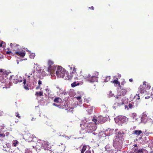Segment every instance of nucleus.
I'll return each instance as SVG.
<instances>
[{"instance_id": "obj_1", "label": "nucleus", "mask_w": 153, "mask_h": 153, "mask_svg": "<svg viewBox=\"0 0 153 153\" xmlns=\"http://www.w3.org/2000/svg\"><path fill=\"white\" fill-rule=\"evenodd\" d=\"M98 72L96 71L95 75L91 76L90 74L88 73H86L83 75V77L91 82H93L96 81L98 75Z\"/></svg>"}, {"instance_id": "obj_2", "label": "nucleus", "mask_w": 153, "mask_h": 153, "mask_svg": "<svg viewBox=\"0 0 153 153\" xmlns=\"http://www.w3.org/2000/svg\"><path fill=\"white\" fill-rule=\"evenodd\" d=\"M65 70L64 68L61 66H59L56 73L57 77L64 78L65 74Z\"/></svg>"}, {"instance_id": "obj_3", "label": "nucleus", "mask_w": 153, "mask_h": 153, "mask_svg": "<svg viewBox=\"0 0 153 153\" xmlns=\"http://www.w3.org/2000/svg\"><path fill=\"white\" fill-rule=\"evenodd\" d=\"M121 97L120 96H117L116 98L115 99L116 103L115 105L116 104L118 106H120L124 104V97Z\"/></svg>"}, {"instance_id": "obj_4", "label": "nucleus", "mask_w": 153, "mask_h": 153, "mask_svg": "<svg viewBox=\"0 0 153 153\" xmlns=\"http://www.w3.org/2000/svg\"><path fill=\"white\" fill-rule=\"evenodd\" d=\"M54 62L51 60H49L48 61V71L50 73H53L54 71L53 69V65L54 64Z\"/></svg>"}, {"instance_id": "obj_5", "label": "nucleus", "mask_w": 153, "mask_h": 153, "mask_svg": "<svg viewBox=\"0 0 153 153\" xmlns=\"http://www.w3.org/2000/svg\"><path fill=\"white\" fill-rule=\"evenodd\" d=\"M94 126V124L92 123H88L86 124V126L85 127V130H86L88 132H91L93 129V127Z\"/></svg>"}, {"instance_id": "obj_6", "label": "nucleus", "mask_w": 153, "mask_h": 153, "mask_svg": "<svg viewBox=\"0 0 153 153\" xmlns=\"http://www.w3.org/2000/svg\"><path fill=\"white\" fill-rule=\"evenodd\" d=\"M104 118L103 117H98L97 119H94L92 120L96 125L98 124L99 123L102 124L105 122L103 120Z\"/></svg>"}, {"instance_id": "obj_7", "label": "nucleus", "mask_w": 153, "mask_h": 153, "mask_svg": "<svg viewBox=\"0 0 153 153\" xmlns=\"http://www.w3.org/2000/svg\"><path fill=\"white\" fill-rule=\"evenodd\" d=\"M138 106V103L136 101L134 102H129L128 105V108L130 109L136 108Z\"/></svg>"}, {"instance_id": "obj_8", "label": "nucleus", "mask_w": 153, "mask_h": 153, "mask_svg": "<svg viewBox=\"0 0 153 153\" xmlns=\"http://www.w3.org/2000/svg\"><path fill=\"white\" fill-rule=\"evenodd\" d=\"M65 110L68 111V112H70L72 111V110L74 108V105L72 104H69L67 105L66 104L65 105Z\"/></svg>"}, {"instance_id": "obj_9", "label": "nucleus", "mask_w": 153, "mask_h": 153, "mask_svg": "<svg viewBox=\"0 0 153 153\" xmlns=\"http://www.w3.org/2000/svg\"><path fill=\"white\" fill-rule=\"evenodd\" d=\"M7 81L6 79H4L3 76L0 77V82L2 84L1 85L2 86H6L7 84Z\"/></svg>"}, {"instance_id": "obj_10", "label": "nucleus", "mask_w": 153, "mask_h": 153, "mask_svg": "<svg viewBox=\"0 0 153 153\" xmlns=\"http://www.w3.org/2000/svg\"><path fill=\"white\" fill-rule=\"evenodd\" d=\"M118 119L122 123H125L128 120V118L123 116H120L118 117Z\"/></svg>"}, {"instance_id": "obj_11", "label": "nucleus", "mask_w": 153, "mask_h": 153, "mask_svg": "<svg viewBox=\"0 0 153 153\" xmlns=\"http://www.w3.org/2000/svg\"><path fill=\"white\" fill-rule=\"evenodd\" d=\"M14 53L18 56L22 57H24L25 55V51L19 52L16 51Z\"/></svg>"}, {"instance_id": "obj_12", "label": "nucleus", "mask_w": 153, "mask_h": 153, "mask_svg": "<svg viewBox=\"0 0 153 153\" xmlns=\"http://www.w3.org/2000/svg\"><path fill=\"white\" fill-rule=\"evenodd\" d=\"M120 88H121L120 87ZM121 90L120 91V92H119V96H121V95H126V93L127 92V90L126 89L124 88H122L121 89L120 88Z\"/></svg>"}, {"instance_id": "obj_13", "label": "nucleus", "mask_w": 153, "mask_h": 153, "mask_svg": "<svg viewBox=\"0 0 153 153\" xmlns=\"http://www.w3.org/2000/svg\"><path fill=\"white\" fill-rule=\"evenodd\" d=\"M71 77L70 79L68 78L69 79H71L72 78L74 79L76 78L77 79H78V78L80 76V74H78L77 72H76V73H75L74 74H71Z\"/></svg>"}, {"instance_id": "obj_14", "label": "nucleus", "mask_w": 153, "mask_h": 153, "mask_svg": "<svg viewBox=\"0 0 153 153\" xmlns=\"http://www.w3.org/2000/svg\"><path fill=\"white\" fill-rule=\"evenodd\" d=\"M143 87L146 88V89L149 90L151 88V85H150L146 81H144L143 82Z\"/></svg>"}, {"instance_id": "obj_15", "label": "nucleus", "mask_w": 153, "mask_h": 153, "mask_svg": "<svg viewBox=\"0 0 153 153\" xmlns=\"http://www.w3.org/2000/svg\"><path fill=\"white\" fill-rule=\"evenodd\" d=\"M53 105L56 106L58 107L60 109H65V108L66 104H64V105H61V104L58 105L57 104L53 103Z\"/></svg>"}, {"instance_id": "obj_16", "label": "nucleus", "mask_w": 153, "mask_h": 153, "mask_svg": "<svg viewBox=\"0 0 153 153\" xmlns=\"http://www.w3.org/2000/svg\"><path fill=\"white\" fill-rule=\"evenodd\" d=\"M111 82H112L113 83H114V85L115 86H117V85H119V86L120 87V82H119L118 81V79L117 78L116 80H114L112 81Z\"/></svg>"}, {"instance_id": "obj_17", "label": "nucleus", "mask_w": 153, "mask_h": 153, "mask_svg": "<svg viewBox=\"0 0 153 153\" xmlns=\"http://www.w3.org/2000/svg\"><path fill=\"white\" fill-rule=\"evenodd\" d=\"M142 133L141 130H136L133 131V134L138 136Z\"/></svg>"}, {"instance_id": "obj_18", "label": "nucleus", "mask_w": 153, "mask_h": 153, "mask_svg": "<svg viewBox=\"0 0 153 153\" xmlns=\"http://www.w3.org/2000/svg\"><path fill=\"white\" fill-rule=\"evenodd\" d=\"M19 142L16 140H13L12 143V146L14 147H16L19 144Z\"/></svg>"}, {"instance_id": "obj_19", "label": "nucleus", "mask_w": 153, "mask_h": 153, "mask_svg": "<svg viewBox=\"0 0 153 153\" xmlns=\"http://www.w3.org/2000/svg\"><path fill=\"white\" fill-rule=\"evenodd\" d=\"M62 100L59 97H56L54 100L53 101L56 103H58L60 102Z\"/></svg>"}, {"instance_id": "obj_20", "label": "nucleus", "mask_w": 153, "mask_h": 153, "mask_svg": "<svg viewBox=\"0 0 153 153\" xmlns=\"http://www.w3.org/2000/svg\"><path fill=\"white\" fill-rule=\"evenodd\" d=\"M134 152L136 153H141L143 152V149H135Z\"/></svg>"}, {"instance_id": "obj_21", "label": "nucleus", "mask_w": 153, "mask_h": 153, "mask_svg": "<svg viewBox=\"0 0 153 153\" xmlns=\"http://www.w3.org/2000/svg\"><path fill=\"white\" fill-rule=\"evenodd\" d=\"M43 93L42 91H40L39 92H36L35 95L36 96H39L40 97L43 96Z\"/></svg>"}, {"instance_id": "obj_22", "label": "nucleus", "mask_w": 153, "mask_h": 153, "mask_svg": "<svg viewBox=\"0 0 153 153\" xmlns=\"http://www.w3.org/2000/svg\"><path fill=\"white\" fill-rule=\"evenodd\" d=\"M79 84L78 83H77L76 82H74L73 83L71 84V86L72 87H75L79 85Z\"/></svg>"}, {"instance_id": "obj_23", "label": "nucleus", "mask_w": 153, "mask_h": 153, "mask_svg": "<svg viewBox=\"0 0 153 153\" xmlns=\"http://www.w3.org/2000/svg\"><path fill=\"white\" fill-rule=\"evenodd\" d=\"M77 100L79 101V104H81L82 102V100H81V96H79L78 97H76Z\"/></svg>"}, {"instance_id": "obj_24", "label": "nucleus", "mask_w": 153, "mask_h": 153, "mask_svg": "<svg viewBox=\"0 0 153 153\" xmlns=\"http://www.w3.org/2000/svg\"><path fill=\"white\" fill-rule=\"evenodd\" d=\"M134 99H135L136 100H139L140 99V94H136L134 96Z\"/></svg>"}, {"instance_id": "obj_25", "label": "nucleus", "mask_w": 153, "mask_h": 153, "mask_svg": "<svg viewBox=\"0 0 153 153\" xmlns=\"http://www.w3.org/2000/svg\"><path fill=\"white\" fill-rule=\"evenodd\" d=\"M86 149L87 146L85 145L83 146L81 150V153H84Z\"/></svg>"}, {"instance_id": "obj_26", "label": "nucleus", "mask_w": 153, "mask_h": 153, "mask_svg": "<svg viewBox=\"0 0 153 153\" xmlns=\"http://www.w3.org/2000/svg\"><path fill=\"white\" fill-rule=\"evenodd\" d=\"M153 95L151 93H149V94L147 96H146L145 98V99H149L150 98H152V97Z\"/></svg>"}, {"instance_id": "obj_27", "label": "nucleus", "mask_w": 153, "mask_h": 153, "mask_svg": "<svg viewBox=\"0 0 153 153\" xmlns=\"http://www.w3.org/2000/svg\"><path fill=\"white\" fill-rule=\"evenodd\" d=\"M15 45L14 44H13L12 43H11L10 45V46L12 50L13 51H15L16 50V49L15 48Z\"/></svg>"}, {"instance_id": "obj_28", "label": "nucleus", "mask_w": 153, "mask_h": 153, "mask_svg": "<svg viewBox=\"0 0 153 153\" xmlns=\"http://www.w3.org/2000/svg\"><path fill=\"white\" fill-rule=\"evenodd\" d=\"M25 139L26 140L28 141V142H30V141H32V137L30 136H29L28 138H27V136H25Z\"/></svg>"}, {"instance_id": "obj_29", "label": "nucleus", "mask_w": 153, "mask_h": 153, "mask_svg": "<svg viewBox=\"0 0 153 153\" xmlns=\"http://www.w3.org/2000/svg\"><path fill=\"white\" fill-rule=\"evenodd\" d=\"M35 54L34 53H31L29 55V57L30 59H33L35 57Z\"/></svg>"}, {"instance_id": "obj_30", "label": "nucleus", "mask_w": 153, "mask_h": 153, "mask_svg": "<svg viewBox=\"0 0 153 153\" xmlns=\"http://www.w3.org/2000/svg\"><path fill=\"white\" fill-rule=\"evenodd\" d=\"M32 75V74H29L26 73L25 74V76H27V78H28V79H27V80H28L29 81L30 80V77Z\"/></svg>"}, {"instance_id": "obj_31", "label": "nucleus", "mask_w": 153, "mask_h": 153, "mask_svg": "<svg viewBox=\"0 0 153 153\" xmlns=\"http://www.w3.org/2000/svg\"><path fill=\"white\" fill-rule=\"evenodd\" d=\"M110 78L111 77L110 76H107L105 79V82L109 81L110 80Z\"/></svg>"}, {"instance_id": "obj_32", "label": "nucleus", "mask_w": 153, "mask_h": 153, "mask_svg": "<svg viewBox=\"0 0 153 153\" xmlns=\"http://www.w3.org/2000/svg\"><path fill=\"white\" fill-rule=\"evenodd\" d=\"M10 73V72L6 70H5L3 72V74L4 75H8Z\"/></svg>"}, {"instance_id": "obj_33", "label": "nucleus", "mask_w": 153, "mask_h": 153, "mask_svg": "<svg viewBox=\"0 0 153 153\" xmlns=\"http://www.w3.org/2000/svg\"><path fill=\"white\" fill-rule=\"evenodd\" d=\"M5 137V135L4 133L1 132H0V137L4 138Z\"/></svg>"}, {"instance_id": "obj_34", "label": "nucleus", "mask_w": 153, "mask_h": 153, "mask_svg": "<svg viewBox=\"0 0 153 153\" xmlns=\"http://www.w3.org/2000/svg\"><path fill=\"white\" fill-rule=\"evenodd\" d=\"M15 44V49H16V50H15V51H16V50H17L18 49H19V45L17 44Z\"/></svg>"}, {"instance_id": "obj_35", "label": "nucleus", "mask_w": 153, "mask_h": 153, "mask_svg": "<svg viewBox=\"0 0 153 153\" xmlns=\"http://www.w3.org/2000/svg\"><path fill=\"white\" fill-rule=\"evenodd\" d=\"M76 72H77L76 71V69L75 67H74L73 68V70L71 74H74L75 73H76Z\"/></svg>"}, {"instance_id": "obj_36", "label": "nucleus", "mask_w": 153, "mask_h": 153, "mask_svg": "<svg viewBox=\"0 0 153 153\" xmlns=\"http://www.w3.org/2000/svg\"><path fill=\"white\" fill-rule=\"evenodd\" d=\"M15 115L16 117L20 119L21 118V116H20L18 112H16L15 113Z\"/></svg>"}, {"instance_id": "obj_37", "label": "nucleus", "mask_w": 153, "mask_h": 153, "mask_svg": "<svg viewBox=\"0 0 153 153\" xmlns=\"http://www.w3.org/2000/svg\"><path fill=\"white\" fill-rule=\"evenodd\" d=\"M145 91L144 89H143L142 88H140V91L141 93H144Z\"/></svg>"}, {"instance_id": "obj_38", "label": "nucleus", "mask_w": 153, "mask_h": 153, "mask_svg": "<svg viewBox=\"0 0 153 153\" xmlns=\"http://www.w3.org/2000/svg\"><path fill=\"white\" fill-rule=\"evenodd\" d=\"M3 44H5V43L3 41H0V47L2 46Z\"/></svg>"}, {"instance_id": "obj_39", "label": "nucleus", "mask_w": 153, "mask_h": 153, "mask_svg": "<svg viewBox=\"0 0 153 153\" xmlns=\"http://www.w3.org/2000/svg\"><path fill=\"white\" fill-rule=\"evenodd\" d=\"M49 90H50V89L49 88H48V87H47L45 89V90L47 92H48V93H49Z\"/></svg>"}, {"instance_id": "obj_40", "label": "nucleus", "mask_w": 153, "mask_h": 153, "mask_svg": "<svg viewBox=\"0 0 153 153\" xmlns=\"http://www.w3.org/2000/svg\"><path fill=\"white\" fill-rule=\"evenodd\" d=\"M24 88L26 90H29V88L27 87V86H26L25 85H24Z\"/></svg>"}, {"instance_id": "obj_41", "label": "nucleus", "mask_w": 153, "mask_h": 153, "mask_svg": "<svg viewBox=\"0 0 153 153\" xmlns=\"http://www.w3.org/2000/svg\"><path fill=\"white\" fill-rule=\"evenodd\" d=\"M42 89V88H40V85H39L38 86H37L36 88V90H38V89H40V90H41Z\"/></svg>"}, {"instance_id": "obj_42", "label": "nucleus", "mask_w": 153, "mask_h": 153, "mask_svg": "<svg viewBox=\"0 0 153 153\" xmlns=\"http://www.w3.org/2000/svg\"><path fill=\"white\" fill-rule=\"evenodd\" d=\"M91 151L89 149L87 150L85 152V153H91Z\"/></svg>"}, {"instance_id": "obj_43", "label": "nucleus", "mask_w": 153, "mask_h": 153, "mask_svg": "<svg viewBox=\"0 0 153 153\" xmlns=\"http://www.w3.org/2000/svg\"><path fill=\"white\" fill-rule=\"evenodd\" d=\"M6 53L9 54H13V53L11 51H7L6 52Z\"/></svg>"}, {"instance_id": "obj_44", "label": "nucleus", "mask_w": 153, "mask_h": 153, "mask_svg": "<svg viewBox=\"0 0 153 153\" xmlns=\"http://www.w3.org/2000/svg\"><path fill=\"white\" fill-rule=\"evenodd\" d=\"M94 7H93V6L91 7H89V9H90L91 10H94Z\"/></svg>"}, {"instance_id": "obj_45", "label": "nucleus", "mask_w": 153, "mask_h": 153, "mask_svg": "<svg viewBox=\"0 0 153 153\" xmlns=\"http://www.w3.org/2000/svg\"><path fill=\"white\" fill-rule=\"evenodd\" d=\"M38 84H39V85H40L41 84H42V82L40 80H39V81H38Z\"/></svg>"}, {"instance_id": "obj_46", "label": "nucleus", "mask_w": 153, "mask_h": 153, "mask_svg": "<svg viewBox=\"0 0 153 153\" xmlns=\"http://www.w3.org/2000/svg\"><path fill=\"white\" fill-rule=\"evenodd\" d=\"M143 116L144 117H147V115L146 114H145L144 113H143Z\"/></svg>"}, {"instance_id": "obj_47", "label": "nucleus", "mask_w": 153, "mask_h": 153, "mask_svg": "<svg viewBox=\"0 0 153 153\" xmlns=\"http://www.w3.org/2000/svg\"><path fill=\"white\" fill-rule=\"evenodd\" d=\"M36 120V118L32 117V118L31 119V120H32V121H35Z\"/></svg>"}, {"instance_id": "obj_48", "label": "nucleus", "mask_w": 153, "mask_h": 153, "mask_svg": "<svg viewBox=\"0 0 153 153\" xmlns=\"http://www.w3.org/2000/svg\"><path fill=\"white\" fill-rule=\"evenodd\" d=\"M23 83V84L25 85V84H26V79H24Z\"/></svg>"}, {"instance_id": "obj_49", "label": "nucleus", "mask_w": 153, "mask_h": 153, "mask_svg": "<svg viewBox=\"0 0 153 153\" xmlns=\"http://www.w3.org/2000/svg\"><path fill=\"white\" fill-rule=\"evenodd\" d=\"M129 81L130 82H133V79L131 78V79H129Z\"/></svg>"}, {"instance_id": "obj_50", "label": "nucleus", "mask_w": 153, "mask_h": 153, "mask_svg": "<svg viewBox=\"0 0 153 153\" xmlns=\"http://www.w3.org/2000/svg\"><path fill=\"white\" fill-rule=\"evenodd\" d=\"M125 107L126 108H127L128 109V108H128V106L127 105H125Z\"/></svg>"}, {"instance_id": "obj_51", "label": "nucleus", "mask_w": 153, "mask_h": 153, "mask_svg": "<svg viewBox=\"0 0 153 153\" xmlns=\"http://www.w3.org/2000/svg\"><path fill=\"white\" fill-rule=\"evenodd\" d=\"M134 146L135 147H137V144H136L134 145Z\"/></svg>"}, {"instance_id": "obj_52", "label": "nucleus", "mask_w": 153, "mask_h": 153, "mask_svg": "<svg viewBox=\"0 0 153 153\" xmlns=\"http://www.w3.org/2000/svg\"><path fill=\"white\" fill-rule=\"evenodd\" d=\"M149 153H153V151H151Z\"/></svg>"}, {"instance_id": "obj_53", "label": "nucleus", "mask_w": 153, "mask_h": 153, "mask_svg": "<svg viewBox=\"0 0 153 153\" xmlns=\"http://www.w3.org/2000/svg\"><path fill=\"white\" fill-rule=\"evenodd\" d=\"M9 134V133L8 132H7L6 133V134L7 135H7Z\"/></svg>"}, {"instance_id": "obj_54", "label": "nucleus", "mask_w": 153, "mask_h": 153, "mask_svg": "<svg viewBox=\"0 0 153 153\" xmlns=\"http://www.w3.org/2000/svg\"><path fill=\"white\" fill-rule=\"evenodd\" d=\"M26 51H28V49H26Z\"/></svg>"}, {"instance_id": "obj_55", "label": "nucleus", "mask_w": 153, "mask_h": 153, "mask_svg": "<svg viewBox=\"0 0 153 153\" xmlns=\"http://www.w3.org/2000/svg\"><path fill=\"white\" fill-rule=\"evenodd\" d=\"M22 82V80H20V82Z\"/></svg>"}, {"instance_id": "obj_56", "label": "nucleus", "mask_w": 153, "mask_h": 153, "mask_svg": "<svg viewBox=\"0 0 153 153\" xmlns=\"http://www.w3.org/2000/svg\"><path fill=\"white\" fill-rule=\"evenodd\" d=\"M152 91H153V88H152Z\"/></svg>"}]
</instances>
